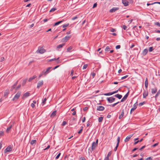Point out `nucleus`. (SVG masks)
Returning a JSON list of instances; mask_svg holds the SVG:
<instances>
[{
  "label": "nucleus",
  "instance_id": "obj_5",
  "mask_svg": "<svg viewBox=\"0 0 160 160\" xmlns=\"http://www.w3.org/2000/svg\"><path fill=\"white\" fill-rule=\"evenodd\" d=\"M12 148L11 145L8 146L4 150V152L6 153L7 152L11 151L12 150Z\"/></svg>",
  "mask_w": 160,
  "mask_h": 160
},
{
  "label": "nucleus",
  "instance_id": "obj_38",
  "mask_svg": "<svg viewBox=\"0 0 160 160\" xmlns=\"http://www.w3.org/2000/svg\"><path fill=\"white\" fill-rule=\"evenodd\" d=\"M117 141V145H119V143L120 142V137H119V136L118 137Z\"/></svg>",
  "mask_w": 160,
  "mask_h": 160
},
{
  "label": "nucleus",
  "instance_id": "obj_42",
  "mask_svg": "<svg viewBox=\"0 0 160 160\" xmlns=\"http://www.w3.org/2000/svg\"><path fill=\"white\" fill-rule=\"evenodd\" d=\"M146 103L145 102V101H143V102H141L139 104V106H141L143 105L144 104H145Z\"/></svg>",
  "mask_w": 160,
  "mask_h": 160
},
{
  "label": "nucleus",
  "instance_id": "obj_39",
  "mask_svg": "<svg viewBox=\"0 0 160 160\" xmlns=\"http://www.w3.org/2000/svg\"><path fill=\"white\" fill-rule=\"evenodd\" d=\"M59 58H58L57 59L55 58H54L53 59H51L49 60V62H52V61H53L54 60H58Z\"/></svg>",
  "mask_w": 160,
  "mask_h": 160
},
{
  "label": "nucleus",
  "instance_id": "obj_22",
  "mask_svg": "<svg viewBox=\"0 0 160 160\" xmlns=\"http://www.w3.org/2000/svg\"><path fill=\"white\" fill-rule=\"evenodd\" d=\"M148 52V50L147 49H145L142 52V54L143 56H145Z\"/></svg>",
  "mask_w": 160,
  "mask_h": 160
},
{
  "label": "nucleus",
  "instance_id": "obj_21",
  "mask_svg": "<svg viewBox=\"0 0 160 160\" xmlns=\"http://www.w3.org/2000/svg\"><path fill=\"white\" fill-rule=\"evenodd\" d=\"M148 91H144L143 93V98H146L148 95Z\"/></svg>",
  "mask_w": 160,
  "mask_h": 160
},
{
  "label": "nucleus",
  "instance_id": "obj_57",
  "mask_svg": "<svg viewBox=\"0 0 160 160\" xmlns=\"http://www.w3.org/2000/svg\"><path fill=\"white\" fill-rule=\"evenodd\" d=\"M138 149V148H134V149H133L132 151V152H133L134 151H135L137 150Z\"/></svg>",
  "mask_w": 160,
  "mask_h": 160
},
{
  "label": "nucleus",
  "instance_id": "obj_7",
  "mask_svg": "<svg viewBox=\"0 0 160 160\" xmlns=\"http://www.w3.org/2000/svg\"><path fill=\"white\" fill-rule=\"evenodd\" d=\"M43 84V80L39 81L37 83V88H39Z\"/></svg>",
  "mask_w": 160,
  "mask_h": 160
},
{
  "label": "nucleus",
  "instance_id": "obj_61",
  "mask_svg": "<svg viewBox=\"0 0 160 160\" xmlns=\"http://www.w3.org/2000/svg\"><path fill=\"white\" fill-rule=\"evenodd\" d=\"M97 3H94L93 5L92 8H94L97 6Z\"/></svg>",
  "mask_w": 160,
  "mask_h": 160
},
{
  "label": "nucleus",
  "instance_id": "obj_48",
  "mask_svg": "<svg viewBox=\"0 0 160 160\" xmlns=\"http://www.w3.org/2000/svg\"><path fill=\"white\" fill-rule=\"evenodd\" d=\"M128 76V75H126L124 77H123L121 78V79H124L125 78H127Z\"/></svg>",
  "mask_w": 160,
  "mask_h": 160
},
{
  "label": "nucleus",
  "instance_id": "obj_56",
  "mask_svg": "<svg viewBox=\"0 0 160 160\" xmlns=\"http://www.w3.org/2000/svg\"><path fill=\"white\" fill-rule=\"evenodd\" d=\"M123 28L124 30H126L127 27L125 25H124L123 26Z\"/></svg>",
  "mask_w": 160,
  "mask_h": 160
},
{
  "label": "nucleus",
  "instance_id": "obj_11",
  "mask_svg": "<svg viewBox=\"0 0 160 160\" xmlns=\"http://www.w3.org/2000/svg\"><path fill=\"white\" fill-rule=\"evenodd\" d=\"M9 93V91L7 89L4 92V97L6 98L8 97V94Z\"/></svg>",
  "mask_w": 160,
  "mask_h": 160
},
{
  "label": "nucleus",
  "instance_id": "obj_15",
  "mask_svg": "<svg viewBox=\"0 0 160 160\" xmlns=\"http://www.w3.org/2000/svg\"><path fill=\"white\" fill-rule=\"evenodd\" d=\"M30 95V93L28 92L25 93L23 95L22 97V98H27Z\"/></svg>",
  "mask_w": 160,
  "mask_h": 160
},
{
  "label": "nucleus",
  "instance_id": "obj_44",
  "mask_svg": "<svg viewBox=\"0 0 160 160\" xmlns=\"http://www.w3.org/2000/svg\"><path fill=\"white\" fill-rule=\"evenodd\" d=\"M153 50V47H150L149 48V52H152Z\"/></svg>",
  "mask_w": 160,
  "mask_h": 160
},
{
  "label": "nucleus",
  "instance_id": "obj_43",
  "mask_svg": "<svg viewBox=\"0 0 160 160\" xmlns=\"http://www.w3.org/2000/svg\"><path fill=\"white\" fill-rule=\"evenodd\" d=\"M154 24L157 25L158 26L160 27V23L158 22H156L154 23Z\"/></svg>",
  "mask_w": 160,
  "mask_h": 160
},
{
  "label": "nucleus",
  "instance_id": "obj_18",
  "mask_svg": "<svg viewBox=\"0 0 160 160\" xmlns=\"http://www.w3.org/2000/svg\"><path fill=\"white\" fill-rule=\"evenodd\" d=\"M64 21V20H62V21H59L58 22H57L54 23V24L53 26H57V25H59V24H60V23H61L62 22Z\"/></svg>",
  "mask_w": 160,
  "mask_h": 160
},
{
  "label": "nucleus",
  "instance_id": "obj_4",
  "mask_svg": "<svg viewBox=\"0 0 160 160\" xmlns=\"http://www.w3.org/2000/svg\"><path fill=\"white\" fill-rule=\"evenodd\" d=\"M71 37V36H65L64 38H62V42H66Z\"/></svg>",
  "mask_w": 160,
  "mask_h": 160
},
{
  "label": "nucleus",
  "instance_id": "obj_40",
  "mask_svg": "<svg viewBox=\"0 0 160 160\" xmlns=\"http://www.w3.org/2000/svg\"><path fill=\"white\" fill-rule=\"evenodd\" d=\"M69 23H68L66 24H64L63 25H62V27L63 28H65L66 27H68V26L69 25Z\"/></svg>",
  "mask_w": 160,
  "mask_h": 160
},
{
  "label": "nucleus",
  "instance_id": "obj_14",
  "mask_svg": "<svg viewBox=\"0 0 160 160\" xmlns=\"http://www.w3.org/2000/svg\"><path fill=\"white\" fill-rule=\"evenodd\" d=\"M122 3L125 6H127L128 5V2L127 0H122Z\"/></svg>",
  "mask_w": 160,
  "mask_h": 160
},
{
  "label": "nucleus",
  "instance_id": "obj_64",
  "mask_svg": "<svg viewBox=\"0 0 160 160\" xmlns=\"http://www.w3.org/2000/svg\"><path fill=\"white\" fill-rule=\"evenodd\" d=\"M80 160H86V159L84 157H81L80 158Z\"/></svg>",
  "mask_w": 160,
  "mask_h": 160
},
{
  "label": "nucleus",
  "instance_id": "obj_20",
  "mask_svg": "<svg viewBox=\"0 0 160 160\" xmlns=\"http://www.w3.org/2000/svg\"><path fill=\"white\" fill-rule=\"evenodd\" d=\"M114 96L118 98L119 99H120L122 97V96L121 95L118 94L115 95Z\"/></svg>",
  "mask_w": 160,
  "mask_h": 160
},
{
  "label": "nucleus",
  "instance_id": "obj_46",
  "mask_svg": "<svg viewBox=\"0 0 160 160\" xmlns=\"http://www.w3.org/2000/svg\"><path fill=\"white\" fill-rule=\"evenodd\" d=\"M57 9L55 8H52L50 10V12H54Z\"/></svg>",
  "mask_w": 160,
  "mask_h": 160
},
{
  "label": "nucleus",
  "instance_id": "obj_36",
  "mask_svg": "<svg viewBox=\"0 0 160 160\" xmlns=\"http://www.w3.org/2000/svg\"><path fill=\"white\" fill-rule=\"evenodd\" d=\"M119 102H117L116 103H114L113 104H111V105H108L109 106H111V107H114L115 106H116V105H117L119 103Z\"/></svg>",
  "mask_w": 160,
  "mask_h": 160
},
{
  "label": "nucleus",
  "instance_id": "obj_12",
  "mask_svg": "<svg viewBox=\"0 0 160 160\" xmlns=\"http://www.w3.org/2000/svg\"><path fill=\"white\" fill-rule=\"evenodd\" d=\"M12 127V125L10 124L9 126L6 129V132L7 133H8L10 132Z\"/></svg>",
  "mask_w": 160,
  "mask_h": 160
},
{
  "label": "nucleus",
  "instance_id": "obj_45",
  "mask_svg": "<svg viewBox=\"0 0 160 160\" xmlns=\"http://www.w3.org/2000/svg\"><path fill=\"white\" fill-rule=\"evenodd\" d=\"M87 67L88 65L87 64H84L83 67L82 69H85L87 68Z\"/></svg>",
  "mask_w": 160,
  "mask_h": 160
},
{
  "label": "nucleus",
  "instance_id": "obj_47",
  "mask_svg": "<svg viewBox=\"0 0 160 160\" xmlns=\"http://www.w3.org/2000/svg\"><path fill=\"white\" fill-rule=\"evenodd\" d=\"M61 153L60 152H59L58 155H57V156L55 158L56 159H57L58 158H59V157L61 155Z\"/></svg>",
  "mask_w": 160,
  "mask_h": 160
},
{
  "label": "nucleus",
  "instance_id": "obj_35",
  "mask_svg": "<svg viewBox=\"0 0 160 160\" xmlns=\"http://www.w3.org/2000/svg\"><path fill=\"white\" fill-rule=\"evenodd\" d=\"M4 135V132L3 130L0 131V137L3 136Z\"/></svg>",
  "mask_w": 160,
  "mask_h": 160
},
{
  "label": "nucleus",
  "instance_id": "obj_2",
  "mask_svg": "<svg viewBox=\"0 0 160 160\" xmlns=\"http://www.w3.org/2000/svg\"><path fill=\"white\" fill-rule=\"evenodd\" d=\"M98 139H97L96 142H92L91 147V149L93 151L96 148V146L98 145Z\"/></svg>",
  "mask_w": 160,
  "mask_h": 160
},
{
  "label": "nucleus",
  "instance_id": "obj_33",
  "mask_svg": "<svg viewBox=\"0 0 160 160\" xmlns=\"http://www.w3.org/2000/svg\"><path fill=\"white\" fill-rule=\"evenodd\" d=\"M47 99L46 98H45L43 100L42 102V106H43L45 103L46 102Z\"/></svg>",
  "mask_w": 160,
  "mask_h": 160
},
{
  "label": "nucleus",
  "instance_id": "obj_29",
  "mask_svg": "<svg viewBox=\"0 0 160 160\" xmlns=\"http://www.w3.org/2000/svg\"><path fill=\"white\" fill-rule=\"evenodd\" d=\"M37 142L36 140H32L30 142V144L31 145H33L34 144H36Z\"/></svg>",
  "mask_w": 160,
  "mask_h": 160
},
{
  "label": "nucleus",
  "instance_id": "obj_23",
  "mask_svg": "<svg viewBox=\"0 0 160 160\" xmlns=\"http://www.w3.org/2000/svg\"><path fill=\"white\" fill-rule=\"evenodd\" d=\"M148 79L147 78H146L145 82V86L146 88H147L148 87Z\"/></svg>",
  "mask_w": 160,
  "mask_h": 160
},
{
  "label": "nucleus",
  "instance_id": "obj_25",
  "mask_svg": "<svg viewBox=\"0 0 160 160\" xmlns=\"http://www.w3.org/2000/svg\"><path fill=\"white\" fill-rule=\"evenodd\" d=\"M18 81H17V82H16L12 86L11 88V91H12L13 89H14V88H15L16 86L17 85V83H18Z\"/></svg>",
  "mask_w": 160,
  "mask_h": 160
},
{
  "label": "nucleus",
  "instance_id": "obj_34",
  "mask_svg": "<svg viewBox=\"0 0 160 160\" xmlns=\"http://www.w3.org/2000/svg\"><path fill=\"white\" fill-rule=\"evenodd\" d=\"M103 117H100L98 120V122H102L103 120Z\"/></svg>",
  "mask_w": 160,
  "mask_h": 160
},
{
  "label": "nucleus",
  "instance_id": "obj_58",
  "mask_svg": "<svg viewBox=\"0 0 160 160\" xmlns=\"http://www.w3.org/2000/svg\"><path fill=\"white\" fill-rule=\"evenodd\" d=\"M110 31L111 32H114L116 31V29L114 28H112L110 29Z\"/></svg>",
  "mask_w": 160,
  "mask_h": 160
},
{
  "label": "nucleus",
  "instance_id": "obj_27",
  "mask_svg": "<svg viewBox=\"0 0 160 160\" xmlns=\"http://www.w3.org/2000/svg\"><path fill=\"white\" fill-rule=\"evenodd\" d=\"M65 44V43H62L61 44H60L57 46V49L60 48H62Z\"/></svg>",
  "mask_w": 160,
  "mask_h": 160
},
{
  "label": "nucleus",
  "instance_id": "obj_8",
  "mask_svg": "<svg viewBox=\"0 0 160 160\" xmlns=\"http://www.w3.org/2000/svg\"><path fill=\"white\" fill-rule=\"evenodd\" d=\"M105 108L104 107L102 106H97V110L99 111H103L104 110Z\"/></svg>",
  "mask_w": 160,
  "mask_h": 160
},
{
  "label": "nucleus",
  "instance_id": "obj_55",
  "mask_svg": "<svg viewBox=\"0 0 160 160\" xmlns=\"http://www.w3.org/2000/svg\"><path fill=\"white\" fill-rule=\"evenodd\" d=\"M120 90V88H119L118 90L112 92V93H113V94L117 93L118 92V91H119Z\"/></svg>",
  "mask_w": 160,
  "mask_h": 160
},
{
  "label": "nucleus",
  "instance_id": "obj_32",
  "mask_svg": "<svg viewBox=\"0 0 160 160\" xmlns=\"http://www.w3.org/2000/svg\"><path fill=\"white\" fill-rule=\"evenodd\" d=\"M27 80V79H25L23 80L22 82V86H24L26 84V82Z\"/></svg>",
  "mask_w": 160,
  "mask_h": 160
},
{
  "label": "nucleus",
  "instance_id": "obj_60",
  "mask_svg": "<svg viewBox=\"0 0 160 160\" xmlns=\"http://www.w3.org/2000/svg\"><path fill=\"white\" fill-rule=\"evenodd\" d=\"M145 147H146V146L145 145H144V146H142L141 148H140L139 149V150H140V151H141L142 149H143L144 148H145Z\"/></svg>",
  "mask_w": 160,
  "mask_h": 160
},
{
  "label": "nucleus",
  "instance_id": "obj_31",
  "mask_svg": "<svg viewBox=\"0 0 160 160\" xmlns=\"http://www.w3.org/2000/svg\"><path fill=\"white\" fill-rule=\"evenodd\" d=\"M113 93H112V92H110L108 93H104V94H103V95L105 96H110V95H113Z\"/></svg>",
  "mask_w": 160,
  "mask_h": 160
},
{
  "label": "nucleus",
  "instance_id": "obj_51",
  "mask_svg": "<svg viewBox=\"0 0 160 160\" xmlns=\"http://www.w3.org/2000/svg\"><path fill=\"white\" fill-rule=\"evenodd\" d=\"M67 122L65 121H63V122H62V126H65L66 124H67Z\"/></svg>",
  "mask_w": 160,
  "mask_h": 160
},
{
  "label": "nucleus",
  "instance_id": "obj_17",
  "mask_svg": "<svg viewBox=\"0 0 160 160\" xmlns=\"http://www.w3.org/2000/svg\"><path fill=\"white\" fill-rule=\"evenodd\" d=\"M157 92V88H154L151 89V93L152 94H154L156 93Z\"/></svg>",
  "mask_w": 160,
  "mask_h": 160
},
{
  "label": "nucleus",
  "instance_id": "obj_19",
  "mask_svg": "<svg viewBox=\"0 0 160 160\" xmlns=\"http://www.w3.org/2000/svg\"><path fill=\"white\" fill-rule=\"evenodd\" d=\"M37 77V76H36L34 75V76H33L32 77H31L28 80V82H31L32 80H33L34 79Z\"/></svg>",
  "mask_w": 160,
  "mask_h": 160
},
{
  "label": "nucleus",
  "instance_id": "obj_16",
  "mask_svg": "<svg viewBox=\"0 0 160 160\" xmlns=\"http://www.w3.org/2000/svg\"><path fill=\"white\" fill-rule=\"evenodd\" d=\"M124 110L123 109L122 110L121 114L119 115V119H121L122 118L123 116H124Z\"/></svg>",
  "mask_w": 160,
  "mask_h": 160
},
{
  "label": "nucleus",
  "instance_id": "obj_59",
  "mask_svg": "<svg viewBox=\"0 0 160 160\" xmlns=\"http://www.w3.org/2000/svg\"><path fill=\"white\" fill-rule=\"evenodd\" d=\"M118 146L119 145H116V147L115 148L114 150V151H117L118 148Z\"/></svg>",
  "mask_w": 160,
  "mask_h": 160
},
{
  "label": "nucleus",
  "instance_id": "obj_62",
  "mask_svg": "<svg viewBox=\"0 0 160 160\" xmlns=\"http://www.w3.org/2000/svg\"><path fill=\"white\" fill-rule=\"evenodd\" d=\"M158 143H156L154 144L153 145H152V147H155L156 146H157L158 145Z\"/></svg>",
  "mask_w": 160,
  "mask_h": 160
},
{
  "label": "nucleus",
  "instance_id": "obj_37",
  "mask_svg": "<svg viewBox=\"0 0 160 160\" xmlns=\"http://www.w3.org/2000/svg\"><path fill=\"white\" fill-rule=\"evenodd\" d=\"M72 46H70L67 49V52H70V50H72Z\"/></svg>",
  "mask_w": 160,
  "mask_h": 160
},
{
  "label": "nucleus",
  "instance_id": "obj_9",
  "mask_svg": "<svg viewBox=\"0 0 160 160\" xmlns=\"http://www.w3.org/2000/svg\"><path fill=\"white\" fill-rule=\"evenodd\" d=\"M119 9V8L118 7H114L109 10V12L111 13L113 12L118 10Z\"/></svg>",
  "mask_w": 160,
  "mask_h": 160
},
{
  "label": "nucleus",
  "instance_id": "obj_52",
  "mask_svg": "<svg viewBox=\"0 0 160 160\" xmlns=\"http://www.w3.org/2000/svg\"><path fill=\"white\" fill-rule=\"evenodd\" d=\"M121 48V46L120 45H118L116 46V49H120Z\"/></svg>",
  "mask_w": 160,
  "mask_h": 160
},
{
  "label": "nucleus",
  "instance_id": "obj_1",
  "mask_svg": "<svg viewBox=\"0 0 160 160\" xmlns=\"http://www.w3.org/2000/svg\"><path fill=\"white\" fill-rule=\"evenodd\" d=\"M21 94V92H18L15 95L14 98L12 99L13 101H17L20 97Z\"/></svg>",
  "mask_w": 160,
  "mask_h": 160
},
{
  "label": "nucleus",
  "instance_id": "obj_24",
  "mask_svg": "<svg viewBox=\"0 0 160 160\" xmlns=\"http://www.w3.org/2000/svg\"><path fill=\"white\" fill-rule=\"evenodd\" d=\"M51 68V67H49L48 68L47 70L45 71V73L47 75L50 72V70Z\"/></svg>",
  "mask_w": 160,
  "mask_h": 160
},
{
  "label": "nucleus",
  "instance_id": "obj_41",
  "mask_svg": "<svg viewBox=\"0 0 160 160\" xmlns=\"http://www.w3.org/2000/svg\"><path fill=\"white\" fill-rule=\"evenodd\" d=\"M110 48L109 46H107L105 49L106 52H108L110 50Z\"/></svg>",
  "mask_w": 160,
  "mask_h": 160
},
{
  "label": "nucleus",
  "instance_id": "obj_6",
  "mask_svg": "<svg viewBox=\"0 0 160 160\" xmlns=\"http://www.w3.org/2000/svg\"><path fill=\"white\" fill-rule=\"evenodd\" d=\"M138 105V102H136L133 105V107L131 109L130 113L131 114L132 111H134L137 108Z\"/></svg>",
  "mask_w": 160,
  "mask_h": 160
},
{
  "label": "nucleus",
  "instance_id": "obj_50",
  "mask_svg": "<svg viewBox=\"0 0 160 160\" xmlns=\"http://www.w3.org/2000/svg\"><path fill=\"white\" fill-rule=\"evenodd\" d=\"M41 74L43 75H44V76H46L47 75L45 73V71L44 70H43Z\"/></svg>",
  "mask_w": 160,
  "mask_h": 160
},
{
  "label": "nucleus",
  "instance_id": "obj_26",
  "mask_svg": "<svg viewBox=\"0 0 160 160\" xmlns=\"http://www.w3.org/2000/svg\"><path fill=\"white\" fill-rule=\"evenodd\" d=\"M128 98V97L126 95H125L124 97L122 98V99L121 100L120 102H124L125 101L126 99H127Z\"/></svg>",
  "mask_w": 160,
  "mask_h": 160
},
{
  "label": "nucleus",
  "instance_id": "obj_30",
  "mask_svg": "<svg viewBox=\"0 0 160 160\" xmlns=\"http://www.w3.org/2000/svg\"><path fill=\"white\" fill-rule=\"evenodd\" d=\"M143 140V138H142L140 140H138L137 141H136L134 143V145H136V144H137L138 142H142Z\"/></svg>",
  "mask_w": 160,
  "mask_h": 160
},
{
  "label": "nucleus",
  "instance_id": "obj_49",
  "mask_svg": "<svg viewBox=\"0 0 160 160\" xmlns=\"http://www.w3.org/2000/svg\"><path fill=\"white\" fill-rule=\"evenodd\" d=\"M152 158L151 157H149L146 158L145 160H152Z\"/></svg>",
  "mask_w": 160,
  "mask_h": 160
},
{
  "label": "nucleus",
  "instance_id": "obj_3",
  "mask_svg": "<svg viewBox=\"0 0 160 160\" xmlns=\"http://www.w3.org/2000/svg\"><path fill=\"white\" fill-rule=\"evenodd\" d=\"M115 99V98L112 97L107 98H106L107 100L109 103H111L114 102Z\"/></svg>",
  "mask_w": 160,
  "mask_h": 160
},
{
  "label": "nucleus",
  "instance_id": "obj_53",
  "mask_svg": "<svg viewBox=\"0 0 160 160\" xmlns=\"http://www.w3.org/2000/svg\"><path fill=\"white\" fill-rule=\"evenodd\" d=\"M88 109V108L87 107H85L84 108H83V110L84 111H86Z\"/></svg>",
  "mask_w": 160,
  "mask_h": 160
},
{
  "label": "nucleus",
  "instance_id": "obj_13",
  "mask_svg": "<svg viewBox=\"0 0 160 160\" xmlns=\"http://www.w3.org/2000/svg\"><path fill=\"white\" fill-rule=\"evenodd\" d=\"M42 47L40 48V49H38V52L41 54H42L45 52H46V50L43 49H42Z\"/></svg>",
  "mask_w": 160,
  "mask_h": 160
},
{
  "label": "nucleus",
  "instance_id": "obj_28",
  "mask_svg": "<svg viewBox=\"0 0 160 160\" xmlns=\"http://www.w3.org/2000/svg\"><path fill=\"white\" fill-rule=\"evenodd\" d=\"M56 110L53 111L51 115V117H55L56 115Z\"/></svg>",
  "mask_w": 160,
  "mask_h": 160
},
{
  "label": "nucleus",
  "instance_id": "obj_10",
  "mask_svg": "<svg viewBox=\"0 0 160 160\" xmlns=\"http://www.w3.org/2000/svg\"><path fill=\"white\" fill-rule=\"evenodd\" d=\"M133 134L130 135L128 136L124 140L125 142H127L133 136Z\"/></svg>",
  "mask_w": 160,
  "mask_h": 160
},
{
  "label": "nucleus",
  "instance_id": "obj_63",
  "mask_svg": "<svg viewBox=\"0 0 160 160\" xmlns=\"http://www.w3.org/2000/svg\"><path fill=\"white\" fill-rule=\"evenodd\" d=\"M31 106L32 108H34L35 106L34 103H32L31 104Z\"/></svg>",
  "mask_w": 160,
  "mask_h": 160
},
{
  "label": "nucleus",
  "instance_id": "obj_54",
  "mask_svg": "<svg viewBox=\"0 0 160 160\" xmlns=\"http://www.w3.org/2000/svg\"><path fill=\"white\" fill-rule=\"evenodd\" d=\"M91 75H92V78H94L96 75V73L94 72H93L92 73Z\"/></svg>",
  "mask_w": 160,
  "mask_h": 160
}]
</instances>
